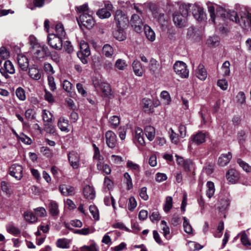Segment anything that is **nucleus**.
I'll use <instances>...</instances> for the list:
<instances>
[{"label": "nucleus", "mask_w": 251, "mask_h": 251, "mask_svg": "<svg viewBox=\"0 0 251 251\" xmlns=\"http://www.w3.org/2000/svg\"><path fill=\"white\" fill-rule=\"evenodd\" d=\"M244 11H242L240 13V19L238 18L237 13L234 11H231L227 13L226 15L229 19L236 23H239L240 25L243 27V23L241 22V15H244Z\"/></svg>", "instance_id": "nucleus-21"}, {"label": "nucleus", "mask_w": 251, "mask_h": 251, "mask_svg": "<svg viewBox=\"0 0 251 251\" xmlns=\"http://www.w3.org/2000/svg\"><path fill=\"white\" fill-rule=\"evenodd\" d=\"M102 53L107 57H111L114 54L113 48L109 44H105L102 48Z\"/></svg>", "instance_id": "nucleus-32"}, {"label": "nucleus", "mask_w": 251, "mask_h": 251, "mask_svg": "<svg viewBox=\"0 0 251 251\" xmlns=\"http://www.w3.org/2000/svg\"><path fill=\"white\" fill-rule=\"evenodd\" d=\"M126 166L130 170L134 172H139L140 170V167L139 165L136 163H135L131 161L128 160L126 163Z\"/></svg>", "instance_id": "nucleus-45"}, {"label": "nucleus", "mask_w": 251, "mask_h": 251, "mask_svg": "<svg viewBox=\"0 0 251 251\" xmlns=\"http://www.w3.org/2000/svg\"><path fill=\"white\" fill-rule=\"evenodd\" d=\"M189 5L182 4L179 7V12H176L174 14L173 21L174 24L179 27L186 25L187 17L189 14Z\"/></svg>", "instance_id": "nucleus-1"}, {"label": "nucleus", "mask_w": 251, "mask_h": 251, "mask_svg": "<svg viewBox=\"0 0 251 251\" xmlns=\"http://www.w3.org/2000/svg\"><path fill=\"white\" fill-rule=\"evenodd\" d=\"M84 197L88 200H93L95 197V192L93 187L86 185L83 189Z\"/></svg>", "instance_id": "nucleus-24"}, {"label": "nucleus", "mask_w": 251, "mask_h": 251, "mask_svg": "<svg viewBox=\"0 0 251 251\" xmlns=\"http://www.w3.org/2000/svg\"><path fill=\"white\" fill-rule=\"evenodd\" d=\"M48 81L50 90L54 91L56 88L54 77L51 75H49L48 76Z\"/></svg>", "instance_id": "nucleus-59"}, {"label": "nucleus", "mask_w": 251, "mask_h": 251, "mask_svg": "<svg viewBox=\"0 0 251 251\" xmlns=\"http://www.w3.org/2000/svg\"><path fill=\"white\" fill-rule=\"evenodd\" d=\"M115 66L118 69L120 70H123L126 66V65L124 60L121 59H119L116 61Z\"/></svg>", "instance_id": "nucleus-61"}, {"label": "nucleus", "mask_w": 251, "mask_h": 251, "mask_svg": "<svg viewBox=\"0 0 251 251\" xmlns=\"http://www.w3.org/2000/svg\"><path fill=\"white\" fill-rule=\"evenodd\" d=\"M174 70L182 78H187L189 76V71L187 69L186 64L182 61H176L174 65Z\"/></svg>", "instance_id": "nucleus-3"}, {"label": "nucleus", "mask_w": 251, "mask_h": 251, "mask_svg": "<svg viewBox=\"0 0 251 251\" xmlns=\"http://www.w3.org/2000/svg\"><path fill=\"white\" fill-rule=\"evenodd\" d=\"M170 138L173 143L177 144L179 141V138L177 134L174 131L172 128L170 129Z\"/></svg>", "instance_id": "nucleus-51"}, {"label": "nucleus", "mask_w": 251, "mask_h": 251, "mask_svg": "<svg viewBox=\"0 0 251 251\" xmlns=\"http://www.w3.org/2000/svg\"><path fill=\"white\" fill-rule=\"evenodd\" d=\"M68 160L72 167L75 169H77L79 164V156L78 153L72 151L68 153Z\"/></svg>", "instance_id": "nucleus-14"}, {"label": "nucleus", "mask_w": 251, "mask_h": 251, "mask_svg": "<svg viewBox=\"0 0 251 251\" xmlns=\"http://www.w3.org/2000/svg\"><path fill=\"white\" fill-rule=\"evenodd\" d=\"M100 88L104 96L108 97L111 95V88L108 83H101Z\"/></svg>", "instance_id": "nucleus-34"}, {"label": "nucleus", "mask_w": 251, "mask_h": 251, "mask_svg": "<svg viewBox=\"0 0 251 251\" xmlns=\"http://www.w3.org/2000/svg\"><path fill=\"white\" fill-rule=\"evenodd\" d=\"M130 24L134 30L140 32L142 29L143 23L140 17L137 14H133L130 20Z\"/></svg>", "instance_id": "nucleus-10"}, {"label": "nucleus", "mask_w": 251, "mask_h": 251, "mask_svg": "<svg viewBox=\"0 0 251 251\" xmlns=\"http://www.w3.org/2000/svg\"><path fill=\"white\" fill-rule=\"evenodd\" d=\"M159 67V64L158 63V61L153 58H151L150 61L149 65L150 71L151 73L154 74L155 72L158 70Z\"/></svg>", "instance_id": "nucleus-31"}, {"label": "nucleus", "mask_w": 251, "mask_h": 251, "mask_svg": "<svg viewBox=\"0 0 251 251\" xmlns=\"http://www.w3.org/2000/svg\"><path fill=\"white\" fill-rule=\"evenodd\" d=\"M240 240L243 245L246 247H248L251 245L248 236L245 232L241 233Z\"/></svg>", "instance_id": "nucleus-58"}, {"label": "nucleus", "mask_w": 251, "mask_h": 251, "mask_svg": "<svg viewBox=\"0 0 251 251\" xmlns=\"http://www.w3.org/2000/svg\"><path fill=\"white\" fill-rule=\"evenodd\" d=\"M183 167L185 171L190 172L193 167V163L192 160L187 159L183 162Z\"/></svg>", "instance_id": "nucleus-56"}, {"label": "nucleus", "mask_w": 251, "mask_h": 251, "mask_svg": "<svg viewBox=\"0 0 251 251\" xmlns=\"http://www.w3.org/2000/svg\"><path fill=\"white\" fill-rule=\"evenodd\" d=\"M93 232L94 230L92 229L87 227L76 230L75 233L80 235H86L90 233H93Z\"/></svg>", "instance_id": "nucleus-55"}, {"label": "nucleus", "mask_w": 251, "mask_h": 251, "mask_svg": "<svg viewBox=\"0 0 251 251\" xmlns=\"http://www.w3.org/2000/svg\"><path fill=\"white\" fill-rule=\"evenodd\" d=\"M60 192L65 196L72 195L74 194L75 189L73 187L65 184L61 185L59 186Z\"/></svg>", "instance_id": "nucleus-23"}, {"label": "nucleus", "mask_w": 251, "mask_h": 251, "mask_svg": "<svg viewBox=\"0 0 251 251\" xmlns=\"http://www.w3.org/2000/svg\"><path fill=\"white\" fill-rule=\"evenodd\" d=\"M241 22L243 23V28H251V14L246 10H244V15H241Z\"/></svg>", "instance_id": "nucleus-16"}, {"label": "nucleus", "mask_w": 251, "mask_h": 251, "mask_svg": "<svg viewBox=\"0 0 251 251\" xmlns=\"http://www.w3.org/2000/svg\"><path fill=\"white\" fill-rule=\"evenodd\" d=\"M9 174L17 180L21 179L23 177L22 167L17 164L12 165L9 168Z\"/></svg>", "instance_id": "nucleus-11"}, {"label": "nucleus", "mask_w": 251, "mask_h": 251, "mask_svg": "<svg viewBox=\"0 0 251 251\" xmlns=\"http://www.w3.org/2000/svg\"><path fill=\"white\" fill-rule=\"evenodd\" d=\"M207 136L206 132L200 131L192 135L191 136L190 143L197 145H200L205 142V138Z\"/></svg>", "instance_id": "nucleus-8"}, {"label": "nucleus", "mask_w": 251, "mask_h": 251, "mask_svg": "<svg viewBox=\"0 0 251 251\" xmlns=\"http://www.w3.org/2000/svg\"><path fill=\"white\" fill-rule=\"evenodd\" d=\"M43 120L46 123H51L53 121L52 115L48 110L44 109L42 112Z\"/></svg>", "instance_id": "nucleus-35"}, {"label": "nucleus", "mask_w": 251, "mask_h": 251, "mask_svg": "<svg viewBox=\"0 0 251 251\" xmlns=\"http://www.w3.org/2000/svg\"><path fill=\"white\" fill-rule=\"evenodd\" d=\"M17 60L21 70L23 71H26L29 67V61L27 57L23 54H18Z\"/></svg>", "instance_id": "nucleus-13"}, {"label": "nucleus", "mask_w": 251, "mask_h": 251, "mask_svg": "<svg viewBox=\"0 0 251 251\" xmlns=\"http://www.w3.org/2000/svg\"><path fill=\"white\" fill-rule=\"evenodd\" d=\"M220 206H219L218 208L220 211H224L226 210L229 205V201L227 200H222L220 202Z\"/></svg>", "instance_id": "nucleus-60"}, {"label": "nucleus", "mask_w": 251, "mask_h": 251, "mask_svg": "<svg viewBox=\"0 0 251 251\" xmlns=\"http://www.w3.org/2000/svg\"><path fill=\"white\" fill-rule=\"evenodd\" d=\"M197 76L201 80H204L207 77L206 71L201 64H200L198 67Z\"/></svg>", "instance_id": "nucleus-28"}, {"label": "nucleus", "mask_w": 251, "mask_h": 251, "mask_svg": "<svg viewBox=\"0 0 251 251\" xmlns=\"http://www.w3.org/2000/svg\"><path fill=\"white\" fill-rule=\"evenodd\" d=\"M124 182L127 185V189L129 190L132 188L133 184L132 182V179L128 173H125L124 174Z\"/></svg>", "instance_id": "nucleus-46"}, {"label": "nucleus", "mask_w": 251, "mask_h": 251, "mask_svg": "<svg viewBox=\"0 0 251 251\" xmlns=\"http://www.w3.org/2000/svg\"><path fill=\"white\" fill-rule=\"evenodd\" d=\"M109 123L111 128H116L120 124V118L117 116H113L109 119Z\"/></svg>", "instance_id": "nucleus-44"}, {"label": "nucleus", "mask_w": 251, "mask_h": 251, "mask_svg": "<svg viewBox=\"0 0 251 251\" xmlns=\"http://www.w3.org/2000/svg\"><path fill=\"white\" fill-rule=\"evenodd\" d=\"M173 206V198L171 196H167L166 198L163 209L166 213L169 212Z\"/></svg>", "instance_id": "nucleus-33"}, {"label": "nucleus", "mask_w": 251, "mask_h": 251, "mask_svg": "<svg viewBox=\"0 0 251 251\" xmlns=\"http://www.w3.org/2000/svg\"><path fill=\"white\" fill-rule=\"evenodd\" d=\"M92 14L83 13L79 15V19H77L78 24H81L87 28H92L95 24V21L92 16Z\"/></svg>", "instance_id": "nucleus-5"}, {"label": "nucleus", "mask_w": 251, "mask_h": 251, "mask_svg": "<svg viewBox=\"0 0 251 251\" xmlns=\"http://www.w3.org/2000/svg\"><path fill=\"white\" fill-rule=\"evenodd\" d=\"M55 30L56 35L57 36L63 38L66 35V32L65 31L64 26L61 23H58L55 26Z\"/></svg>", "instance_id": "nucleus-36"}, {"label": "nucleus", "mask_w": 251, "mask_h": 251, "mask_svg": "<svg viewBox=\"0 0 251 251\" xmlns=\"http://www.w3.org/2000/svg\"><path fill=\"white\" fill-rule=\"evenodd\" d=\"M56 245L58 248L66 249L69 248V242L66 239H59L56 242Z\"/></svg>", "instance_id": "nucleus-48"}, {"label": "nucleus", "mask_w": 251, "mask_h": 251, "mask_svg": "<svg viewBox=\"0 0 251 251\" xmlns=\"http://www.w3.org/2000/svg\"><path fill=\"white\" fill-rule=\"evenodd\" d=\"M126 27H117L116 29L113 31V37L119 41H124L126 38V34L124 31V28Z\"/></svg>", "instance_id": "nucleus-18"}, {"label": "nucleus", "mask_w": 251, "mask_h": 251, "mask_svg": "<svg viewBox=\"0 0 251 251\" xmlns=\"http://www.w3.org/2000/svg\"><path fill=\"white\" fill-rule=\"evenodd\" d=\"M183 227L184 231L188 234L191 233L192 232V228L191 225H190L188 221L186 219V217H183Z\"/></svg>", "instance_id": "nucleus-57"}, {"label": "nucleus", "mask_w": 251, "mask_h": 251, "mask_svg": "<svg viewBox=\"0 0 251 251\" xmlns=\"http://www.w3.org/2000/svg\"><path fill=\"white\" fill-rule=\"evenodd\" d=\"M104 202L107 206H109L111 204L115 209V201L113 197L106 196L104 199Z\"/></svg>", "instance_id": "nucleus-54"}, {"label": "nucleus", "mask_w": 251, "mask_h": 251, "mask_svg": "<svg viewBox=\"0 0 251 251\" xmlns=\"http://www.w3.org/2000/svg\"><path fill=\"white\" fill-rule=\"evenodd\" d=\"M97 14L101 19L108 18L111 16L110 12L105 8H102L98 10Z\"/></svg>", "instance_id": "nucleus-41"}, {"label": "nucleus", "mask_w": 251, "mask_h": 251, "mask_svg": "<svg viewBox=\"0 0 251 251\" xmlns=\"http://www.w3.org/2000/svg\"><path fill=\"white\" fill-rule=\"evenodd\" d=\"M143 108L145 112H150L151 107V101L148 99H143Z\"/></svg>", "instance_id": "nucleus-50"}, {"label": "nucleus", "mask_w": 251, "mask_h": 251, "mask_svg": "<svg viewBox=\"0 0 251 251\" xmlns=\"http://www.w3.org/2000/svg\"><path fill=\"white\" fill-rule=\"evenodd\" d=\"M93 147L94 151L93 159L97 161V169L101 170V167L104 165L103 157L100 155L99 148L95 144H93Z\"/></svg>", "instance_id": "nucleus-12"}, {"label": "nucleus", "mask_w": 251, "mask_h": 251, "mask_svg": "<svg viewBox=\"0 0 251 251\" xmlns=\"http://www.w3.org/2000/svg\"><path fill=\"white\" fill-rule=\"evenodd\" d=\"M68 121L64 118H60L58 122V126L63 131H68Z\"/></svg>", "instance_id": "nucleus-38"}, {"label": "nucleus", "mask_w": 251, "mask_h": 251, "mask_svg": "<svg viewBox=\"0 0 251 251\" xmlns=\"http://www.w3.org/2000/svg\"><path fill=\"white\" fill-rule=\"evenodd\" d=\"M206 185L208 187V189L206 191V195L210 199L213 196L215 193L214 184V183L211 181H208Z\"/></svg>", "instance_id": "nucleus-37"}, {"label": "nucleus", "mask_w": 251, "mask_h": 251, "mask_svg": "<svg viewBox=\"0 0 251 251\" xmlns=\"http://www.w3.org/2000/svg\"><path fill=\"white\" fill-rule=\"evenodd\" d=\"M232 158V154L230 152L226 154H222L218 159V163L221 166H226Z\"/></svg>", "instance_id": "nucleus-20"}, {"label": "nucleus", "mask_w": 251, "mask_h": 251, "mask_svg": "<svg viewBox=\"0 0 251 251\" xmlns=\"http://www.w3.org/2000/svg\"><path fill=\"white\" fill-rule=\"evenodd\" d=\"M0 72L6 78H8L9 77V74H14L15 73L14 65L10 60H6L3 66L0 69Z\"/></svg>", "instance_id": "nucleus-7"}, {"label": "nucleus", "mask_w": 251, "mask_h": 251, "mask_svg": "<svg viewBox=\"0 0 251 251\" xmlns=\"http://www.w3.org/2000/svg\"><path fill=\"white\" fill-rule=\"evenodd\" d=\"M48 43L49 46L56 50H60L62 48V38L55 34H50L48 36Z\"/></svg>", "instance_id": "nucleus-6"}, {"label": "nucleus", "mask_w": 251, "mask_h": 251, "mask_svg": "<svg viewBox=\"0 0 251 251\" xmlns=\"http://www.w3.org/2000/svg\"><path fill=\"white\" fill-rule=\"evenodd\" d=\"M105 137L107 146L110 148H114L117 143V136L115 133L111 130H108L105 133Z\"/></svg>", "instance_id": "nucleus-9"}, {"label": "nucleus", "mask_w": 251, "mask_h": 251, "mask_svg": "<svg viewBox=\"0 0 251 251\" xmlns=\"http://www.w3.org/2000/svg\"><path fill=\"white\" fill-rule=\"evenodd\" d=\"M114 21L117 27H126L128 24V19L127 16L120 10L116 11Z\"/></svg>", "instance_id": "nucleus-4"}, {"label": "nucleus", "mask_w": 251, "mask_h": 251, "mask_svg": "<svg viewBox=\"0 0 251 251\" xmlns=\"http://www.w3.org/2000/svg\"><path fill=\"white\" fill-rule=\"evenodd\" d=\"M45 131L50 134H53L55 131V128L51 123H47L44 125Z\"/></svg>", "instance_id": "nucleus-53"}, {"label": "nucleus", "mask_w": 251, "mask_h": 251, "mask_svg": "<svg viewBox=\"0 0 251 251\" xmlns=\"http://www.w3.org/2000/svg\"><path fill=\"white\" fill-rule=\"evenodd\" d=\"M237 163L239 166L246 172L249 173L251 172V166L248 163L242 160L241 159H238Z\"/></svg>", "instance_id": "nucleus-47"}, {"label": "nucleus", "mask_w": 251, "mask_h": 251, "mask_svg": "<svg viewBox=\"0 0 251 251\" xmlns=\"http://www.w3.org/2000/svg\"><path fill=\"white\" fill-rule=\"evenodd\" d=\"M79 48L80 50L77 52V55L84 64H87L88 58L90 55L89 45L87 43L82 41L79 44Z\"/></svg>", "instance_id": "nucleus-2"}, {"label": "nucleus", "mask_w": 251, "mask_h": 251, "mask_svg": "<svg viewBox=\"0 0 251 251\" xmlns=\"http://www.w3.org/2000/svg\"><path fill=\"white\" fill-rule=\"evenodd\" d=\"M161 225L162 226V230L164 236L167 239L170 238V228L169 226L167 225V223L165 221H162L161 222Z\"/></svg>", "instance_id": "nucleus-39"}, {"label": "nucleus", "mask_w": 251, "mask_h": 251, "mask_svg": "<svg viewBox=\"0 0 251 251\" xmlns=\"http://www.w3.org/2000/svg\"><path fill=\"white\" fill-rule=\"evenodd\" d=\"M6 230L8 232L14 235H19L21 233L20 229L12 224H9L6 226Z\"/></svg>", "instance_id": "nucleus-40"}, {"label": "nucleus", "mask_w": 251, "mask_h": 251, "mask_svg": "<svg viewBox=\"0 0 251 251\" xmlns=\"http://www.w3.org/2000/svg\"><path fill=\"white\" fill-rule=\"evenodd\" d=\"M230 64L228 61L224 62L222 66V70L223 72L224 76H228L230 74Z\"/></svg>", "instance_id": "nucleus-42"}, {"label": "nucleus", "mask_w": 251, "mask_h": 251, "mask_svg": "<svg viewBox=\"0 0 251 251\" xmlns=\"http://www.w3.org/2000/svg\"><path fill=\"white\" fill-rule=\"evenodd\" d=\"M49 211L52 216L57 217L59 213L57 203L54 201H51L49 204Z\"/></svg>", "instance_id": "nucleus-22"}, {"label": "nucleus", "mask_w": 251, "mask_h": 251, "mask_svg": "<svg viewBox=\"0 0 251 251\" xmlns=\"http://www.w3.org/2000/svg\"><path fill=\"white\" fill-rule=\"evenodd\" d=\"M226 177L229 182L234 183L239 179V174L236 170L231 169L226 173Z\"/></svg>", "instance_id": "nucleus-17"}, {"label": "nucleus", "mask_w": 251, "mask_h": 251, "mask_svg": "<svg viewBox=\"0 0 251 251\" xmlns=\"http://www.w3.org/2000/svg\"><path fill=\"white\" fill-rule=\"evenodd\" d=\"M16 95L21 100H25L26 99L25 92V90L21 87H18L16 90Z\"/></svg>", "instance_id": "nucleus-43"}, {"label": "nucleus", "mask_w": 251, "mask_h": 251, "mask_svg": "<svg viewBox=\"0 0 251 251\" xmlns=\"http://www.w3.org/2000/svg\"><path fill=\"white\" fill-rule=\"evenodd\" d=\"M28 75L32 78L35 80L40 79L41 76L40 71L34 68L29 69Z\"/></svg>", "instance_id": "nucleus-30"}, {"label": "nucleus", "mask_w": 251, "mask_h": 251, "mask_svg": "<svg viewBox=\"0 0 251 251\" xmlns=\"http://www.w3.org/2000/svg\"><path fill=\"white\" fill-rule=\"evenodd\" d=\"M89 211L90 212L92 215L93 218L95 219V220H99V213L98 209H97V207L95 205H91L89 206Z\"/></svg>", "instance_id": "nucleus-49"}, {"label": "nucleus", "mask_w": 251, "mask_h": 251, "mask_svg": "<svg viewBox=\"0 0 251 251\" xmlns=\"http://www.w3.org/2000/svg\"><path fill=\"white\" fill-rule=\"evenodd\" d=\"M25 220L29 223H34L37 221V217L31 211H25L24 213Z\"/></svg>", "instance_id": "nucleus-27"}, {"label": "nucleus", "mask_w": 251, "mask_h": 251, "mask_svg": "<svg viewBox=\"0 0 251 251\" xmlns=\"http://www.w3.org/2000/svg\"><path fill=\"white\" fill-rule=\"evenodd\" d=\"M41 151L47 157L51 158L53 156V153L52 151L47 147H43L41 149Z\"/></svg>", "instance_id": "nucleus-63"}, {"label": "nucleus", "mask_w": 251, "mask_h": 251, "mask_svg": "<svg viewBox=\"0 0 251 251\" xmlns=\"http://www.w3.org/2000/svg\"><path fill=\"white\" fill-rule=\"evenodd\" d=\"M132 67L134 74L138 76L143 75V70L141 63L137 60H134L132 63Z\"/></svg>", "instance_id": "nucleus-25"}, {"label": "nucleus", "mask_w": 251, "mask_h": 251, "mask_svg": "<svg viewBox=\"0 0 251 251\" xmlns=\"http://www.w3.org/2000/svg\"><path fill=\"white\" fill-rule=\"evenodd\" d=\"M145 133L146 137L150 141H152L155 136V128L151 126H147L145 128Z\"/></svg>", "instance_id": "nucleus-29"}, {"label": "nucleus", "mask_w": 251, "mask_h": 251, "mask_svg": "<svg viewBox=\"0 0 251 251\" xmlns=\"http://www.w3.org/2000/svg\"><path fill=\"white\" fill-rule=\"evenodd\" d=\"M134 141L140 145L144 146L145 145L143 132L141 128L137 127L135 128Z\"/></svg>", "instance_id": "nucleus-19"}, {"label": "nucleus", "mask_w": 251, "mask_h": 251, "mask_svg": "<svg viewBox=\"0 0 251 251\" xmlns=\"http://www.w3.org/2000/svg\"><path fill=\"white\" fill-rule=\"evenodd\" d=\"M160 96L162 99L164 100V103L166 104H169L171 99L169 93L166 91H163L161 93Z\"/></svg>", "instance_id": "nucleus-52"}, {"label": "nucleus", "mask_w": 251, "mask_h": 251, "mask_svg": "<svg viewBox=\"0 0 251 251\" xmlns=\"http://www.w3.org/2000/svg\"><path fill=\"white\" fill-rule=\"evenodd\" d=\"M137 206L136 201L134 197H130L129 199L128 204V209L130 211H132Z\"/></svg>", "instance_id": "nucleus-62"}, {"label": "nucleus", "mask_w": 251, "mask_h": 251, "mask_svg": "<svg viewBox=\"0 0 251 251\" xmlns=\"http://www.w3.org/2000/svg\"><path fill=\"white\" fill-rule=\"evenodd\" d=\"M81 251H98L96 246L92 244L90 246H84L81 248Z\"/></svg>", "instance_id": "nucleus-64"}, {"label": "nucleus", "mask_w": 251, "mask_h": 251, "mask_svg": "<svg viewBox=\"0 0 251 251\" xmlns=\"http://www.w3.org/2000/svg\"><path fill=\"white\" fill-rule=\"evenodd\" d=\"M144 29L147 38L151 42L154 41L155 39V34L153 30L147 25L144 26Z\"/></svg>", "instance_id": "nucleus-26"}, {"label": "nucleus", "mask_w": 251, "mask_h": 251, "mask_svg": "<svg viewBox=\"0 0 251 251\" xmlns=\"http://www.w3.org/2000/svg\"><path fill=\"white\" fill-rule=\"evenodd\" d=\"M194 17L198 21H201L204 19L205 14L202 7L194 5L192 8Z\"/></svg>", "instance_id": "nucleus-15"}]
</instances>
